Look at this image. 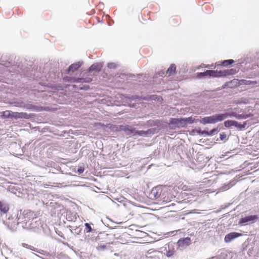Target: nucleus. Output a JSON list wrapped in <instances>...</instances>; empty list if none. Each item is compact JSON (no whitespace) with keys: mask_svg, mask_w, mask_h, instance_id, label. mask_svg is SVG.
<instances>
[{"mask_svg":"<svg viewBox=\"0 0 259 259\" xmlns=\"http://www.w3.org/2000/svg\"><path fill=\"white\" fill-rule=\"evenodd\" d=\"M122 130L125 132V134L127 135H131L134 133L135 131V128L130 126H124Z\"/></svg>","mask_w":259,"mask_h":259,"instance_id":"14","label":"nucleus"},{"mask_svg":"<svg viewBox=\"0 0 259 259\" xmlns=\"http://www.w3.org/2000/svg\"><path fill=\"white\" fill-rule=\"evenodd\" d=\"M218 132V128H213V129L211 130L210 132L204 131L202 132V134L205 135L207 136H211V135H213L215 134V133H217Z\"/></svg>","mask_w":259,"mask_h":259,"instance_id":"15","label":"nucleus"},{"mask_svg":"<svg viewBox=\"0 0 259 259\" xmlns=\"http://www.w3.org/2000/svg\"><path fill=\"white\" fill-rule=\"evenodd\" d=\"M182 241H183V244H186V245H188V244H190L191 240L189 238L187 237V238L184 239L182 240Z\"/></svg>","mask_w":259,"mask_h":259,"instance_id":"21","label":"nucleus"},{"mask_svg":"<svg viewBox=\"0 0 259 259\" xmlns=\"http://www.w3.org/2000/svg\"><path fill=\"white\" fill-rule=\"evenodd\" d=\"M80 65L81 64L79 63V62L72 64L69 67L68 69V71L74 72L77 70L79 68Z\"/></svg>","mask_w":259,"mask_h":259,"instance_id":"13","label":"nucleus"},{"mask_svg":"<svg viewBox=\"0 0 259 259\" xmlns=\"http://www.w3.org/2000/svg\"><path fill=\"white\" fill-rule=\"evenodd\" d=\"M92 81V79L91 78H89L88 80L87 81H84V79L83 78H78L77 80H76V81L77 82H90Z\"/></svg>","mask_w":259,"mask_h":259,"instance_id":"22","label":"nucleus"},{"mask_svg":"<svg viewBox=\"0 0 259 259\" xmlns=\"http://www.w3.org/2000/svg\"><path fill=\"white\" fill-rule=\"evenodd\" d=\"M84 169L83 168L80 167V168L78 169V172L79 174H81L83 172Z\"/></svg>","mask_w":259,"mask_h":259,"instance_id":"23","label":"nucleus"},{"mask_svg":"<svg viewBox=\"0 0 259 259\" xmlns=\"http://www.w3.org/2000/svg\"><path fill=\"white\" fill-rule=\"evenodd\" d=\"M11 111L9 110H6L3 111L1 115L2 118H11Z\"/></svg>","mask_w":259,"mask_h":259,"instance_id":"16","label":"nucleus"},{"mask_svg":"<svg viewBox=\"0 0 259 259\" xmlns=\"http://www.w3.org/2000/svg\"><path fill=\"white\" fill-rule=\"evenodd\" d=\"M160 255H161V253L159 251H154V254L148 256V259H160Z\"/></svg>","mask_w":259,"mask_h":259,"instance_id":"17","label":"nucleus"},{"mask_svg":"<svg viewBox=\"0 0 259 259\" xmlns=\"http://www.w3.org/2000/svg\"><path fill=\"white\" fill-rule=\"evenodd\" d=\"M241 84L249 85H254L257 83L256 81H252V80H247L245 79H242L240 80Z\"/></svg>","mask_w":259,"mask_h":259,"instance_id":"18","label":"nucleus"},{"mask_svg":"<svg viewBox=\"0 0 259 259\" xmlns=\"http://www.w3.org/2000/svg\"><path fill=\"white\" fill-rule=\"evenodd\" d=\"M11 118H14L15 119L18 118H25L28 119L29 118V116L26 113L23 112H14L11 111Z\"/></svg>","mask_w":259,"mask_h":259,"instance_id":"9","label":"nucleus"},{"mask_svg":"<svg viewBox=\"0 0 259 259\" xmlns=\"http://www.w3.org/2000/svg\"><path fill=\"white\" fill-rule=\"evenodd\" d=\"M137 133L138 134V135H141L142 134H145V132H144V131H139V132H137Z\"/></svg>","mask_w":259,"mask_h":259,"instance_id":"25","label":"nucleus"},{"mask_svg":"<svg viewBox=\"0 0 259 259\" xmlns=\"http://www.w3.org/2000/svg\"><path fill=\"white\" fill-rule=\"evenodd\" d=\"M229 73L227 71H218V70H206L204 72H200L198 74L199 77L208 76L209 77H219L225 76L228 74Z\"/></svg>","mask_w":259,"mask_h":259,"instance_id":"2","label":"nucleus"},{"mask_svg":"<svg viewBox=\"0 0 259 259\" xmlns=\"http://www.w3.org/2000/svg\"><path fill=\"white\" fill-rule=\"evenodd\" d=\"M241 100H242V101L241 102H239V103H241V102L245 103L246 100V99H244V101H243V99H241Z\"/></svg>","mask_w":259,"mask_h":259,"instance_id":"27","label":"nucleus"},{"mask_svg":"<svg viewBox=\"0 0 259 259\" xmlns=\"http://www.w3.org/2000/svg\"><path fill=\"white\" fill-rule=\"evenodd\" d=\"M184 120H185V122H186V126L187 125V123H192L194 121V119L192 117L184 118Z\"/></svg>","mask_w":259,"mask_h":259,"instance_id":"20","label":"nucleus"},{"mask_svg":"<svg viewBox=\"0 0 259 259\" xmlns=\"http://www.w3.org/2000/svg\"><path fill=\"white\" fill-rule=\"evenodd\" d=\"M224 125L226 127H230L232 126H234L235 127H239L240 128H244L246 125V123L245 122L243 123V124H239L238 122L232 120H228L224 122Z\"/></svg>","mask_w":259,"mask_h":259,"instance_id":"5","label":"nucleus"},{"mask_svg":"<svg viewBox=\"0 0 259 259\" xmlns=\"http://www.w3.org/2000/svg\"><path fill=\"white\" fill-rule=\"evenodd\" d=\"M85 227H90V226H89V224H88V223H85Z\"/></svg>","mask_w":259,"mask_h":259,"instance_id":"28","label":"nucleus"},{"mask_svg":"<svg viewBox=\"0 0 259 259\" xmlns=\"http://www.w3.org/2000/svg\"><path fill=\"white\" fill-rule=\"evenodd\" d=\"M258 219L256 215L247 216L241 219L239 221L240 224L243 223H252L255 222Z\"/></svg>","mask_w":259,"mask_h":259,"instance_id":"6","label":"nucleus"},{"mask_svg":"<svg viewBox=\"0 0 259 259\" xmlns=\"http://www.w3.org/2000/svg\"><path fill=\"white\" fill-rule=\"evenodd\" d=\"M176 70V66L175 64H171L170 67L167 69L166 74L168 76H170L172 74H174Z\"/></svg>","mask_w":259,"mask_h":259,"instance_id":"12","label":"nucleus"},{"mask_svg":"<svg viewBox=\"0 0 259 259\" xmlns=\"http://www.w3.org/2000/svg\"><path fill=\"white\" fill-rule=\"evenodd\" d=\"M25 245L27 246V245L25 244H23V246H25Z\"/></svg>","mask_w":259,"mask_h":259,"instance_id":"30","label":"nucleus"},{"mask_svg":"<svg viewBox=\"0 0 259 259\" xmlns=\"http://www.w3.org/2000/svg\"><path fill=\"white\" fill-rule=\"evenodd\" d=\"M79 228H75L74 229V230L75 231V232H75V233H76V230L77 229H79Z\"/></svg>","mask_w":259,"mask_h":259,"instance_id":"29","label":"nucleus"},{"mask_svg":"<svg viewBox=\"0 0 259 259\" xmlns=\"http://www.w3.org/2000/svg\"><path fill=\"white\" fill-rule=\"evenodd\" d=\"M221 116H223V120L226 119L228 117H235V118L237 119H241L244 118V115H239L237 114L236 112H226L223 114H220Z\"/></svg>","mask_w":259,"mask_h":259,"instance_id":"8","label":"nucleus"},{"mask_svg":"<svg viewBox=\"0 0 259 259\" xmlns=\"http://www.w3.org/2000/svg\"><path fill=\"white\" fill-rule=\"evenodd\" d=\"M9 210V204L5 201H0V211L4 214H6Z\"/></svg>","mask_w":259,"mask_h":259,"instance_id":"10","label":"nucleus"},{"mask_svg":"<svg viewBox=\"0 0 259 259\" xmlns=\"http://www.w3.org/2000/svg\"><path fill=\"white\" fill-rule=\"evenodd\" d=\"M103 66L101 63H95L92 65L89 69V71L91 72L95 71L96 72H99L102 69Z\"/></svg>","mask_w":259,"mask_h":259,"instance_id":"11","label":"nucleus"},{"mask_svg":"<svg viewBox=\"0 0 259 259\" xmlns=\"http://www.w3.org/2000/svg\"><path fill=\"white\" fill-rule=\"evenodd\" d=\"M87 232H90L92 231V228H87Z\"/></svg>","mask_w":259,"mask_h":259,"instance_id":"26","label":"nucleus"},{"mask_svg":"<svg viewBox=\"0 0 259 259\" xmlns=\"http://www.w3.org/2000/svg\"><path fill=\"white\" fill-rule=\"evenodd\" d=\"M128 234L131 236L132 238L137 239L144 238L148 236L151 237V238H155V237L156 234L155 233L152 231H148V233H147L137 229L134 231L133 229H130Z\"/></svg>","mask_w":259,"mask_h":259,"instance_id":"1","label":"nucleus"},{"mask_svg":"<svg viewBox=\"0 0 259 259\" xmlns=\"http://www.w3.org/2000/svg\"><path fill=\"white\" fill-rule=\"evenodd\" d=\"M225 138H226V135L224 134L220 135V138L221 140H223Z\"/></svg>","mask_w":259,"mask_h":259,"instance_id":"24","label":"nucleus"},{"mask_svg":"<svg viewBox=\"0 0 259 259\" xmlns=\"http://www.w3.org/2000/svg\"><path fill=\"white\" fill-rule=\"evenodd\" d=\"M223 116L220 114H217L211 116L205 117L200 120V122L203 124L207 123H215L223 120Z\"/></svg>","mask_w":259,"mask_h":259,"instance_id":"3","label":"nucleus"},{"mask_svg":"<svg viewBox=\"0 0 259 259\" xmlns=\"http://www.w3.org/2000/svg\"><path fill=\"white\" fill-rule=\"evenodd\" d=\"M242 235V233H241L232 232L226 235L224 240L226 242H229L233 239L241 236Z\"/></svg>","mask_w":259,"mask_h":259,"instance_id":"7","label":"nucleus"},{"mask_svg":"<svg viewBox=\"0 0 259 259\" xmlns=\"http://www.w3.org/2000/svg\"><path fill=\"white\" fill-rule=\"evenodd\" d=\"M234 62V61L233 60H232V59L227 60H225V61H223L221 63V65L222 66H227L230 64H232Z\"/></svg>","mask_w":259,"mask_h":259,"instance_id":"19","label":"nucleus"},{"mask_svg":"<svg viewBox=\"0 0 259 259\" xmlns=\"http://www.w3.org/2000/svg\"><path fill=\"white\" fill-rule=\"evenodd\" d=\"M169 124L172 125V128H174L176 127L179 128L186 126V122H185V120L183 118H171L170 120Z\"/></svg>","mask_w":259,"mask_h":259,"instance_id":"4","label":"nucleus"}]
</instances>
